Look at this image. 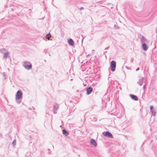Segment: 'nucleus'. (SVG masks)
<instances>
[{"label":"nucleus","mask_w":157,"mask_h":157,"mask_svg":"<svg viewBox=\"0 0 157 157\" xmlns=\"http://www.w3.org/2000/svg\"><path fill=\"white\" fill-rule=\"evenodd\" d=\"M22 93L21 91L18 90L17 91V93L16 94V100L17 102L18 103H20L21 100V99L22 98Z\"/></svg>","instance_id":"obj_1"},{"label":"nucleus","mask_w":157,"mask_h":157,"mask_svg":"<svg viewBox=\"0 0 157 157\" xmlns=\"http://www.w3.org/2000/svg\"><path fill=\"white\" fill-rule=\"evenodd\" d=\"M23 64L24 67L27 70H30L32 68V65L30 62L25 61L23 62Z\"/></svg>","instance_id":"obj_2"},{"label":"nucleus","mask_w":157,"mask_h":157,"mask_svg":"<svg viewBox=\"0 0 157 157\" xmlns=\"http://www.w3.org/2000/svg\"><path fill=\"white\" fill-rule=\"evenodd\" d=\"M110 67H111L112 71H114L115 70L116 67V63L113 60L110 63Z\"/></svg>","instance_id":"obj_3"},{"label":"nucleus","mask_w":157,"mask_h":157,"mask_svg":"<svg viewBox=\"0 0 157 157\" xmlns=\"http://www.w3.org/2000/svg\"><path fill=\"white\" fill-rule=\"evenodd\" d=\"M146 79L144 77H142L141 78L139 79L137 82V83L140 86L143 85V83L146 82Z\"/></svg>","instance_id":"obj_4"},{"label":"nucleus","mask_w":157,"mask_h":157,"mask_svg":"<svg viewBox=\"0 0 157 157\" xmlns=\"http://www.w3.org/2000/svg\"><path fill=\"white\" fill-rule=\"evenodd\" d=\"M103 135L109 138H112L113 136L112 134L109 132L107 131L106 132H104L102 133Z\"/></svg>","instance_id":"obj_5"},{"label":"nucleus","mask_w":157,"mask_h":157,"mask_svg":"<svg viewBox=\"0 0 157 157\" xmlns=\"http://www.w3.org/2000/svg\"><path fill=\"white\" fill-rule=\"evenodd\" d=\"M140 39L142 44H146L147 43V40L143 36L140 35Z\"/></svg>","instance_id":"obj_6"},{"label":"nucleus","mask_w":157,"mask_h":157,"mask_svg":"<svg viewBox=\"0 0 157 157\" xmlns=\"http://www.w3.org/2000/svg\"><path fill=\"white\" fill-rule=\"evenodd\" d=\"M153 106H150V111L152 113L153 116L155 117L156 114V112L155 110L153 109Z\"/></svg>","instance_id":"obj_7"},{"label":"nucleus","mask_w":157,"mask_h":157,"mask_svg":"<svg viewBox=\"0 0 157 157\" xmlns=\"http://www.w3.org/2000/svg\"><path fill=\"white\" fill-rule=\"evenodd\" d=\"M93 88L91 87H89L86 90L87 93V95L90 94L92 91Z\"/></svg>","instance_id":"obj_8"},{"label":"nucleus","mask_w":157,"mask_h":157,"mask_svg":"<svg viewBox=\"0 0 157 157\" xmlns=\"http://www.w3.org/2000/svg\"><path fill=\"white\" fill-rule=\"evenodd\" d=\"M148 48V47L146 45V44H142V48L144 51H146Z\"/></svg>","instance_id":"obj_9"},{"label":"nucleus","mask_w":157,"mask_h":157,"mask_svg":"<svg viewBox=\"0 0 157 157\" xmlns=\"http://www.w3.org/2000/svg\"><path fill=\"white\" fill-rule=\"evenodd\" d=\"M68 43L70 45L73 46L74 45V42L73 40L71 39H70L68 40Z\"/></svg>","instance_id":"obj_10"},{"label":"nucleus","mask_w":157,"mask_h":157,"mask_svg":"<svg viewBox=\"0 0 157 157\" xmlns=\"http://www.w3.org/2000/svg\"><path fill=\"white\" fill-rule=\"evenodd\" d=\"M91 144L93 145L94 147H96L97 144L94 140L92 139L90 142Z\"/></svg>","instance_id":"obj_11"},{"label":"nucleus","mask_w":157,"mask_h":157,"mask_svg":"<svg viewBox=\"0 0 157 157\" xmlns=\"http://www.w3.org/2000/svg\"><path fill=\"white\" fill-rule=\"evenodd\" d=\"M130 96L132 99H133L135 101H137L138 100V97L134 95L131 94L130 95Z\"/></svg>","instance_id":"obj_12"},{"label":"nucleus","mask_w":157,"mask_h":157,"mask_svg":"<svg viewBox=\"0 0 157 157\" xmlns=\"http://www.w3.org/2000/svg\"><path fill=\"white\" fill-rule=\"evenodd\" d=\"M9 54V52H6L4 53L3 56V58L6 59L8 57Z\"/></svg>","instance_id":"obj_13"},{"label":"nucleus","mask_w":157,"mask_h":157,"mask_svg":"<svg viewBox=\"0 0 157 157\" xmlns=\"http://www.w3.org/2000/svg\"><path fill=\"white\" fill-rule=\"evenodd\" d=\"M59 106L58 105L56 104L54 105L53 110H57L59 109Z\"/></svg>","instance_id":"obj_14"},{"label":"nucleus","mask_w":157,"mask_h":157,"mask_svg":"<svg viewBox=\"0 0 157 157\" xmlns=\"http://www.w3.org/2000/svg\"><path fill=\"white\" fill-rule=\"evenodd\" d=\"M51 37V34L49 33L46 36V37L48 40H49L50 38Z\"/></svg>","instance_id":"obj_15"},{"label":"nucleus","mask_w":157,"mask_h":157,"mask_svg":"<svg viewBox=\"0 0 157 157\" xmlns=\"http://www.w3.org/2000/svg\"><path fill=\"white\" fill-rule=\"evenodd\" d=\"M63 133L65 135H67L68 134V132L66 130H63Z\"/></svg>","instance_id":"obj_16"},{"label":"nucleus","mask_w":157,"mask_h":157,"mask_svg":"<svg viewBox=\"0 0 157 157\" xmlns=\"http://www.w3.org/2000/svg\"><path fill=\"white\" fill-rule=\"evenodd\" d=\"M146 86V82H145V83H144V86H143V89L144 90H145V89Z\"/></svg>","instance_id":"obj_17"},{"label":"nucleus","mask_w":157,"mask_h":157,"mask_svg":"<svg viewBox=\"0 0 157 157\" xmlns=\"http://www.w3.org/2000/svg\"><path fill=\"white\" fill-rule=\"evenodd\" d=\"M12 144L13 145V146L15 145L16 144V141L15 140H14L13 141Z\"/></svg>","instance_id":"obj_18"},{"label":"nucleus","mask_w":157,"mask_h":157,"mask_svg":"<svg viewBox=\"0 0 157 157\" xmlns=\"http://www.w3.org/2000/svg\"><path fill=\"white\" fill-rule=\"evenodd\" d=\"M5 51H6V49H0V52H1V53H3V52Z\"/></svg>","instance_id":"obj_19"},{"label":"nucleus","mask_w":157,"mask_h":157,"mask_svg":"<svg viewBox=\"0 0 157 157\" xmlns=\"http://www.w3.org/2000/svg\"><path fill=\"white\" fill-rule=\"evenodd\" d=\"M53 111H54L53 112H54V113L56 114L57 113L56 110H53Z\"/></svg>","instance_id":"obj_20"},{"label":"nucleus","mask_w":157,"mask_h":157,"mask_svg":"<svg viewBox=\"0 0 157 157\" xmlns=\"http://www.w3.org/2000/svg\"><path fill=\"white\" fill-rule=\"evenodd\" d=\"M139 68H137L136 70V71H138L139 70Z\"/></svg>","instance_id":"obj_21"},{"label":"nucleus","mask_w":157,"mask_h":157,"mask_svg":"<svg viewBox=\"0 0 157 157\" xmlns=\"http://www.w3.org/2000/svg\"><path fill=\"white\" fill-rule=\"evenodd\" d=\"M80 9H83V7H81V8H80Z\"/></svg>","instance_id":"obj_22"},{"label":"nucleus","mask_w":157,"mask_h":157,"mask_svg":"<svg viewBox=\"0 0 157 157\" xmlns=\"http://www.w3.org/2000/svg\"><path fill=\"white\" fill-rule=\"evenodd\" d=\"M44 52H46V50H44Z\"/></svg>","instance_id":"obj_23"}]
</instances>
